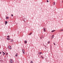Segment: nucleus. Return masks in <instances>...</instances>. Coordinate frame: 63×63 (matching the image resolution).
<instances>
[{"label": "nucleus", "instance_id": "nucleus-13", "mask_svg": "<svg viewBox=\"0 0 63 63\" xmlns=\"http://www.w3.org/2000/svg\"><path fill=\"white\" fill-rule=\"evenodd\" d=\"M55 31V30H54L53 31H52V32H54V31Z\"/></svg>", "mask_w": 63, "mask_h": 63}, {"label": "nucleus", "instance_id": "nucleus-11", "mask_svg": "<svg viewBox=\"0 0 63 63\" xmlns=\"http://www.w3.org/2000/svg\"><path fill=\"white\" fill-rule=\"evenodd\" d=\"M24 42L26 44L27 43V41H25Z\"/></svg>", "mask_w": 63, "mask_h": 63}, {"label": "nucleus", "instance_id": "nucleus-21", "mask_svg": "<svg viewBox=\"0 0 63 63\" xmlns=\"http://www.w3.org/2000/svg\"><path fill=\"white\" fill-rule=\"evenodd\" d=\"M7 37L8 38H10V37L9 36V35H8V36H7Z\"/></svg>", "mask_w": 63, "mask_h": 63}, {"label": "nucleus", "instance_id": "nucleus-5", "mask_svg": "<svg viewBox=\"0 0 63 63\" xmlns=\"http://www.w3.org/2000/svg\"><path fill=\"white\" fill-rule=\"evenodd\" d=\"M8 23V22H7V21H6L5 22V25H6V24H7V23Z\"/></svg>", "mask_w": 63, "mask_h": 63}, {"label": "nucleus", "instance_id": "nucleus-27", "mask_svg": "<svg viewBox=\"0 0 63 63\" xmlns=\"http://www.w3.org/2000/svg\"><path fill=\"white\" fill-rule=\"evenodd\" d=\"M1 52H0V54H1Z\"/></svg>", "mask_w": 63, "mask_h": 63}, {"label": "nucleus", "instance_id": "nucleus-10", "mask_svg": "<svg viewBox=\"0 0 63 63\" xmlns=\"http://www.w3.org/2000/svg\"><path fill=\"white\" fill-rule=\"evenodd\" d=\"M7 40H11L10 38H7Z\"/></svg>", "mask_w": 63, "mask_h": 63}, {"label": "nucleus", "instance_id": "nucleus-20", "mask_svg": "<svg viewBox=\"0 0 63 63\" xmlns=\"http://www.w3.org/2000/svg\"><path fill=\"white\" fill-rule=\"evenodd\" d=\"M11 16H13V14H12Z\"/></svg>", "mask_w": 63, "mask_h": 63}, {"label": "nucleus", "instance_id": "nucleus-23", "mask_svg": "<svg viewBox=\"0 0 63 63\" xmlns=\"http://www.w3.org/2000/svg\"><path fill=\"white\" fill-rule=\"evenodd\" d=\"M8 55V53H6V55Z\"/></svg>", "mask_w": 63, "mask_h": 63}, {"label": "nucleus", "instance_id": "nucleus-3", "mask_svg": "<svg viewBox=\"0 0 63 63\" xmlns=\"http://www.w3.org/2000/svg\"><path fill=\"white\" fill-rule=\"evenodd\" d=\"M8 48L9 49H12V48H11V47L10 46H8Z\"/></svg>", "mask_w": 63, "mask_h": 63}, {"label": "nucleus", "instance_id": "nucleus-7", "mask_svg": "<svg viewBox=\"0 0 63 63\" xmlns=\"http://www.w3.org/2000/svg\"><path fill=\"white\" fill-rule=\"evenodd\" d=\"M2 53H3V54H4L3 55H4V54L5 55V53L3 51H2Z\"/></svg>", "mask_w": 63, "mask_h": 63}, {"label": "nucleus", "instance_id": "nucleus-19", "mask_svg": "<svg viewBox=\"0 0 63 63\" xmlns=\"http://www.w3.org/2000/svg\"><path fill=\"white\" fill-rule=\"evenodd\" d=\"M61 31H63V29H61Z\"/></svg>", "mask_w": 63, "mask_h": 63}, {"label": "nucleus", "instance_id": "nucleus-18", "mask_svg": "<svg viewBox=\"0 0 63 63\" xmlns=\"http://www.w3.org/2000/svg\"><path fill=\"white\" fill-rule=\"evenodd\" d=\"M48 44H49V43H50V42L48 41Z\"/></svg>", "mask_w": 63, "mask_h": 63}, {"label": "nucleus", "instance_id": "nucleus-26", "mask_svg": "<svg viewBox=\"0 0 63 63\" xmlns=\"http://www.w3.org/2000/svg\"><path fill=\"white\" fill-rule=\"evenodd\" d=\"M54 45H55V44L54 43Z\"/></svg>", "mask_w": 63, "mask_h": 63}, {"label": "nucleus", "instance_id": "nucleus-4", "mask_svg": "<svg viewBox=\"0 0 63 63\" xmlns=\"http://www.w3.org/2000/svg\"><path fill=\"white\" fill-rule=\"evenodd\" d=\"M44 32H46V28H44Z\"/></svg>", "mask_w": 63, "mask_h": 63}, {"label": "nucleus", "instance_id": "nucleus-6", "mask_svg": "<svg viewBox=\"0 0 63 63\" xmlns=\"http://www.w3.org/2000/svg\"><path fill=\"white\" fill-rule=\"evenodd\" d=\"M44 37V36H42L41 37H40V38L42 39Z\"/></svg>", "mask_w": 63, "mask_h": 63}, {"label": "nucleus", "instance_id": "nucleus-1", "mask_svg": "<svg viewBox=\"0 0 63 63\" xmlns=\"http://www.w3.org/2000/svg\"><path fill=\"white\" fill-rule=\"evenodd\" d=\"M10 62L11 63H13V60L11 59L10 60Z\"/></svg>", "mask_w": 63, "mask_h": 63}, {"label": "nucleus", "instance_id": "nucleus-25", "mask_svg": "<svg viewBox=\"0 0 63 63\" xmlns=\"http://www.w3.org/2000/svg\"><path fill=\"white\" fill-rule=\"evenodd\" d=\"M42 57V58L43 59V58H43V57Z\"/></svg>", "mask_w": 63, "mask_h": 63}, {"label": "nucleus", "instance_id": "nucleus-9", "mask_svg": "<svg viewBox=\"0 0 63 63\" xmlns=\"http://www.w3.org/2000/svg\"><path fill=\"white\" fill-rule=\"evenodd\" d=\"M17 55H18L17 53H16V55H15V56L16 57H17Z\"/></svg>", "mask_w": 63, "mask_h": 63}, {"label": "nucleus", "instance_id": "nucleus-8", "mask_svg": "<svg viewBox=\"0 0 63 63\" xmlns=\"http://www.w3.org/2000/svg\"><path fill=\"white\" fill-rule=\"evenodd\" d=\"M54 37V35H53L51 37L52 39V38H53Z\"/></svg>", "mask_w": 63, "mask_h": 63}, {"label": "nucleus", "instance_id": "nucleus-12", "mask_svg": "<svg viewBox=\"0 0 63 63\" xmlns=\"http://www.w3.org/2000/svg\"><path fill=\"white\" fill-rule=\"evenodd\" d=\"M41 53H42V52H39L38 53V54H41Z\"/></svg>", "mask_w": 63, "mask_h": 63}, {"label": "nucleus", "instance_id": "nucleus-24", "mask_svg": "<svg viewBox=\"0 0 63 63\" xmlns=\"http://www.w3.org/2000/svg\"><path fill=\"white\" fill-rule=\"evenodd\" d=\"M32 34V33H31L30 34V35H31Z\"/></svg>", "mask_w": 63, "mask_h": 63}, {"label": "nucleus", "instance_id": "nucleus-15", "mask_svg": "<svg viewBox=\"0 0 63 63\" xmlns=\"http://www.w3.org/2000/svg\"><path fill=\"white\" fill-rule=\"evenodd\" d=\"M53 5H55V2H54L53 3Z\"/></svg>", "mask_w": 63, "mask_h": 63}, {"label": "nucleus", "instance_id": "nucleus-14", "mask_svg": "<svg viewBox=\"0 0 63 63\" xmlns=\"http://www.w3.org/2000/svg\"><path fill=\"white\" fill-rule=\"evenodd\" d=\"M6 19H8L9 18V17H6Z\"/></svg>", "mask_w": 63, "mask_h": 63}, {"label": "nucleus", "instance_id": "nucleus-22", "mask_svg": "<svg viewBox=\"0 0 63 63\" xmlns=\"http://www.w3.org/2000/svg\"><path fill=\"white\" fill-rule=\"evenodd\" d=\"M47 2H48V0H47Z\"/></svg>", "mask_w": 63, "mask_h": 63}, {"label": "nucleus", "instance_id": "nucleus-17", "mask_svg": "<svg viewBox=\"0 0 63 63\" xmlns=\"http://www.w3.org/2000/svg\"><path fill=\"white\" fill-rule=\"evenodd\" d=\"M31 63H33V62H32V61H31Z\"/></svg>", "mask_w": 63, "mask_h": 63}, {"label": "nucleus", "instance_id": "nucleus-16", "mask_svg": "<svg viewBox=\"0 0 63 63\" xmlns=\"http://www.w3.org/2000/svg\"><path fill=\"white\" fill-rule=\"evenodd\" d=\"M13 40H11V42H13Z\"/></svg>", "mask_w": 63, "mask_h": 63}, {"label": "nucleus", "instance_id": "nucleus-2", "mask_svg": "<svg viewBox=\"0 0 63 63\" xmlns=\"http://www.w3.org/2000/svg\"><path fill=\"white\" fill-rule=\"evenodd\" d=\"M22 51L23 53V54H25V51H24V49H22Z\"/></svg>", "mask_w": 63, "mask_h": 63}]
</instances>
